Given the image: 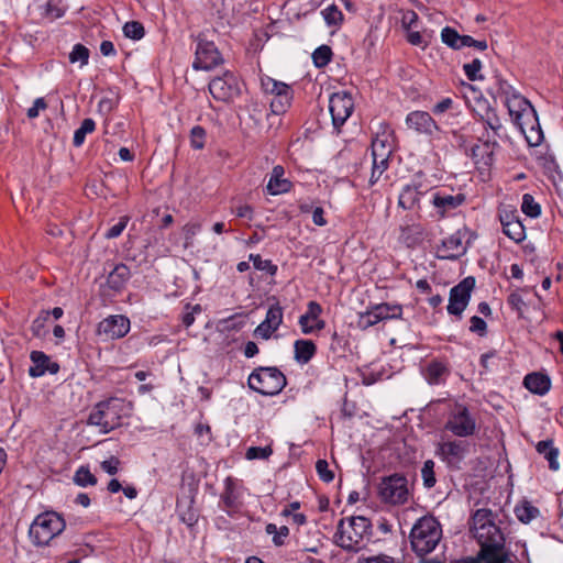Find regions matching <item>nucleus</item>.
<instances>
[{"instance_id": "56", "label": "nucleus", "mask_w": 563, "mask_h": 563, "mask_svg": "<svg viewBox=\"0 0 563 563\" xmlns=\"http://www.w3.org/2000/svg\"><path fill=\"white\" fill-rule=\"evenodd\" d=\"M129 222V218L128 217H121L119 222L115 223L114 225H112L106 233H104V236L107 239H114V238H118L119 235H121V233L123 232V230L126 228V224Z\"/></svg>"}, {"instance_id": "38", "label": "nucleus", "mask_w": 563, "mask_h": 563, "mask_svg": "<svg viewBox=\"0 0 563 563\" xmlns=\"http://www.w3.org/2000/svg\"><path fill=\"white\" fill-rule=\"evenodd\" d=\"M74 483L78 486H95L97 484L96 476L90 472L88 466H80L74 475Z\"/></svg>"}, {"instance_id": "62", "label": "nucleus", "mask_w": 563, "mask_h": 563, "mask_svg": "<svg viewBox=\"0 0 563 563\" xmlns=\"http://www.w3.org/2000/svg\"><path fill=\"white\" fill-rule=\"evenodd\" d=\"M499 220H500L501 227L504 229L505 227L510 224V222L519 220L517 210H512V211L503 210V211H500L499 212Z\"/></svg>"}, {"instance_id": "61", "label": "nucleus", "mask_w": 563, "mask_h": 563, "mask_svg": "<svg viewBox=\"0 0 563 563\" xmlns=\"http://www.w3.org/2000/svg\"><path fill=\"white\" fill-rule=\"evenodd\" d=\"M418 21V14L412 10H407L402 13L401 25L406 31H409L411 25Z\"/></svg>"}, {"instance_id": "10", "label": "nucleus", "mask_w": 563, "mask_h": 563, "mask_svg": "<svg viewBox=\"0 0 563 563\" xmlns=\"http://www.w3.org/2000/svg\"><path fill=\"white\" fill-rule=\"evenodd\" d=\"M402 316V306L398 303L383 302L374 305L365 312L358 313L357 324L362 329H367L380 321L390 319H400Z\"/></svg>"}, {"instance_id": "6", "label": "nucleus", "mask_w": 563, "mask_h": 563, "mask_svg": "<svg viewBox=\"0 0 563 563\" xmlns=\"http://www.w3.org/2000/svg\"><path fill=\"white\" fill-rule=\"evenodd\" d=\"M66 527L65 520L55 511L40 514L30 527L29 534L35 545H47Z\"/></svg>"}, {"instance_id": "21", "label": "nucleus", "mask_w": 563, "mask_h": 563, "mask_svg": "<svg viewBox=\"0 0 563 563\" xmlns=\"http://www.w3.org/2000/svg\"><path fill=\"white\" fill-rule=\"evenodd\" d=\"M30 357L33 363L29 368V375L31 377L43 376L46 372L56 374L59 371V365L55 362H51L49 357L41 351H33Z\"/></svg>"}, {"instance_id": "12", "label": "nucleus", "mask_w": 563, "mask_h": 563, "mask_svg": "<svg viewBox=\"0 0 563 563\" xmlns=\"http://www.w3.org/2000/svg\"><path fill=\"white\" fill-rule=\"evenodd\" d=\"M209 91L220 101H231L241 93L239 80L231 71H225L221 77H216L209 82Z\"/></svg>"}, {"instance_id": "13", "label": "nucleus", "mask_w": 563, "mask_h": 563, "mask_svg": "<svg viewBox=\"0 0 563 563\" xmlns=\"http://www.w3.org/2000/svg\"><path fill=\"white\" fill-rule=\"evenodd\" d=\"M223 63V58L213 42L199 38L192 67L196 70H211Z\"/></svg>"}, {"instance_id": "33", "label": "nucleus", "mask_w": 563, "mask_h": 563, "mask_svg": "<svg viewBox=\"0 0 563 563\" xmlns=\"http://www.w3.org/2000/svg\"><path fill=\"white\" fill-rule=\"evenodd\" d=\"M515 514L521 522L529 523L539 516L540 511L530 503L525 501L515 508Z\"/></svg>"}, {"instance_id": "2", "label": "nucleus", "mask_w": 563, "mask_h": 563, "mask_svg": "<svg viewBox=\"0 0 563 563\" xmlns=\"http://www.w3.org/2000/svg\"><path fill=\"white\" fill-rule=\"evenodd\" d=\"M130 405L121 398H109L98 402L89 413L87 423L99 428L103 434L119 428L129 415Z\"/></svg>"}, {"instance_id": "4", "label": "nucleus", "mask_w": 563, "mask_h": 563, "mask_svg": "<svg viewBox=\"0 0 563 563\" xmlns=\"http://www.w3.org/2000/svg\"><path fill=\"white\" fill-rule=\"evenodd\" d=\"M371 522L363 516L341 519L334 534L335 543L344 550L357 551L369 534Z\"/></svg>"}, {"instance_id": "40", "label": "nucleus", "mask_w": 563, "mask_h": 563, "mask_svg": "<svg viewBox=\"0 0 563 563\" xmlns=\"http://www.w3.org/2000/svg\"><path fill=\"white\" fill-rule=\"evenodd\" d=\"M461 37L462 35L453 27L445 26L441 31L442 42L453 49H461Z\"/></svg>"}, {"instance_id": "9", "label": "nucleus", "mask_w": 563, "mask_h": 563, "mask_svg": "<svg viewBox=\"0 0 563 563\" xmlns=\"http://www.w3.org/2000/svg\"><path fill=\"white\" fill-rule=\"evenodd\" d=\"M470 231L466 228H462L443 239L441 244L437 246V257L454 261L465 255L470 246V240L465 241Z\"/></svg>"}, {"instance_id": "46", "label": "nucleus", "mask_w": 563, "mask_h": 563, "mask_svg": "<svg viewBox=\"0 0 563 563\" xmlns=\"http://www.w3.org/2000/svg\"><path fill=\"white\" fill-rule=\"evenodd\" d=\"M322 15L328 25H340L343 21V14L336 5L331 4L322 11Z\"/></svg>"}, {"instance_id": "37", "label": "nucleus", "mask_w": 563, "mask_h": 563, "mask_svg": "<svg viewBox=\"0 0 563 563\" xmlns=\"http://www.w3.org/2000/svg\"><path fill=\"white\" fill-rule=\"evenodd\" d=\"M503 232L516 243H520L526 239V229L520 219L510 222V224L503 229Z\"/></svg>"}, {"instance_id": "28", "label": "nucleus", "mask_w": 563, "mask_h": 563, "mask_svg": "<svg viewBox=\"0 0 563 563\" xmlns=\"http://www.w3.org/2000/svg\"><path fill=\"white\" fill-rule=\"evenodd\" d=\"M536 450L548 461L550 470L558 471L560 468L558 460L559 449L554 446L552 440L539 441L536 445Z\"/></svg>"}, {"instance_id": "64", "label": "nucleus", "mask_w": 563, "mask_h": 563, "mask_svg": "<svg viewBox=\"0 0 563 563\" xmlns=\"http://www.w3.org/2000/svg\"><path fill=\"white\" fill-rule=\"evenodd\" d=\"M364 563H401V562L395 560L391 556H388V555H385V554H380V555H377V556H372V558L366 559L364 561Z\"/></svg>"}, {"instance_id": "29", "label": "nucleus", "mask_w": 563, "mask_h": 563, "mask_svg": "<svg viewBox=\"0 0 563 563\" xmlns=\"http://www.w3.org/2000/svg\"><path fill=\"white\" fill-rule=\"evenodd\" d=\"M497 142L487 140L483 144L474 145L471 148V156L476 162H483L485 165H489L492 163V156Z\"/></svg>"}, {"instance_id": "15", "label": "nucleus", "mask_w": 563, "mask_h": 563, "mask_svg": "<svg viewBox=\"0 0 563 563\" xmlns=\"http://www.w3.org/2000/svg\"><path fill=\"white\" fill-rule=\"evenodd\" d=\"M405 122L408 129L431 139H434L441 132L440 125L427 111H411L407 114Z\"/></svg>"}, {"instance_id": "23", "label": "nucleus", "mask_w": 563, "mask_h": 563, "mask_svg": "<svg viewBox=\"0 0 563 563\" xmlns=\"http://www.w3.org/2000/svg\"><path fill=\"white\" fill-rule=\"evenodd\" d=\"M497 92L504 99L505 106L509 112L514 111L515 108H520L521 102L518 101L527 100L508 81L504 79L499 78L497 80Z\"/></svg>"}, {"instance_id": "60", "label": "nucleus", "mask_w": 563, "mask_h": 563, "mask_svg": "<svg viewBox=\"0 0 563 563\" xmlns=\"http://www.w3.org/2000/svg\"><path fill=\"white\" fill-rule=\"evenodd\" d=\"M120 465V461L115 456H111L109 460H106L101 463V468L110 475H114L118 473Z\"/></svg>"}, {"instance_id": "8", "label": "nucleus", "mask_w": 563, "mask_h": 563, "mask_svg": "<svg viewBox=\"0 0 563 563\" xmlns=\"http://www.w3.org/2000/svg\"><path fill=\"white\" fill-rule=\"evenodd\" d=\"M379 498L390 505H402L409 498L408 481L404 475L393 474L382 479L378 485Z\"/></svg>"}, {"instance_id": "24", "label": "nucleus", "mask_w": 563, "mask_h": 563, "mask_svg": "<svg viewBox=\"0 0 563 563\" xmlns=\"http://www.w3.org/2000/svg\"><path fill=\"white\" fill-rule=\"evenodd\" d=\"M424 192L420 185H406L398 198V206L405 210H411L419 206L420 198Z\"/></svg>"}, {"instance_id": "39", "label": "nucleus", "mask_w": 563, "mask_h": 563, "mask_svg": "<svg viewBox=\"0 0 563 563\" xmlns=\"http://www.w3.org/2000/svg\"><path fill=\"white\" fill-rule=\"evenodd\" d=\"M521 211L530 218H538L541 214V207L532 195L525 194L522 196Z\"/></svg>"}, {"instance_id": "63", "label": "nucleus", "mask_w": 563, "mask_h": 563, "mask_svg": "<svg viewBox=\"0 0 563 563\" xmlns=\"http://www.w3.org/2000/svg\"><path fill=\"white\" fill-rule=\"evenodd\" d=\"M222 499L227 507H235V505H236V496H235L234 489L230 483L227 484V488L222 496Z\"/></svg>"}, {"instance_id": "58", "label": "nucleus", "mask_w": 563, "mask_h": 563, "mask_svg": "<svg viewBox=\"0 0 563 563\" xmlns=\"http://www.w3.org/2000/svg\"><path fill=\"white\" fill-rule=\"evenodd\" d=\"M47 108V103L44 98H37L34 100V103L31 108L27 109V118L35 119L38 117L40 111L45 110Z\"/></svg>"}, {"instance_id": "59", "label": "nucleus", "mask_w": 563, "mask_h": 563, "mask_svg": "<svg viewBox=\"0 0 563 563\" xmlns=\"http://www.w3.org/2000/svg\"><path fill=\"white\" fill-rule=\"evenodd\" d=\"M276 331L272 325L266 324L264 321L261 322L254 331V334L264 340H268L272 334Z\"/></svg>"}, {"instance_id": "35", "label": "nucleus", "mask_w": 563, "mask_h": 563, "mask_svg": "<svg viewBox=\"0 0 563 563\" xmlns=\"http://www.w3.org/2000/svg\"><path fill=\"white\" fill-rule=\"evenodd\" d=\"M262 88L266 93L273 95V97L292 90L287 84L277 81L271 77L262 78Z\"/></svg>"}, {"instance_id": "16", "label": "nucleus", "mask_w": 563, "mask_h": 563, "mask_svg": "<svg viewBox=\"0 0 563 563\" xmlns=\"http://www.w3.org/2000/svg\"><path fill=\"white\" fill-rule=\"evenodd\" d=\"M444 428L456 437L466 438L475 432L476 423L467 408L459 407L457 411L449 418Z\"/></svg>"}, {"instance_id": "47", "label": "nucleus", "mask_w": 563, "mask_h": 563, "mask_svg": "<svg viewBox=\"0 0 563 563\" xmlns=\"http://www.w3.org/2000/svg\"><path fill=\"white\" fill-rule=\"evenodd\" d=\"M123 33L132 40H141L144 36V26L137 21H129L123 26Z\"/></svg>"}, {"instance_id": "31", "label": "nucleus", "mask_w": 563, "mask_h": 563, "mask_svg": "<svg viewBox=\"0 0 563 563\" xmlns=\"http://www.w3.org/2000/svg\"><path fill=\"white\" fill-rule=\"evenodd\" d=\"M393 148L387 136H376L372 141V156L376 158H389L391 155Z\"/></svg>"}, {"instance_id": "19", "label": "nucleus", "mask_w": 563, "mask_h": 563, "mask_svg": "<svg viewBox=\"0 0 563 563\" xmlns=\"http://www.w3.org/2000/svg\"><path fill=\"white\" fill-rule=\"evenodd\" d=\"M465 201L463 194H448L445 191H437L432 194L431 203L438 210L440 217H444L446 213L455 210Z\"/></svg>"}, {"instance_id": "45", "label": "nucleus", "mask_w": 563, "mask_h": 563, "mask_svg": "<svg viewBox=\"0 0 563 563\" xmlns=\"http://www.w3.org/2000/svg\"><path fill=\"white\" fill-rule=\"evenodd\" d=\"M250 261L253 262V265L256 269L268 273L269 275H275L277 272V266L272 263L269 260H263L258 254H251Z\"/></svg>"}, {"instance_id": "41", "label": "nucleus", "mask_w": 563, "mask_h": 563, "mask_svg": "<svg viewBox=\"0 0 563 563\" xmlns=\"http://www.w3.org/2000/svg\"><path fill=\"white\" fill-rule=\"evenodd\" d=\"M264 322L276 330L283 322V308L279 303L272 305L265 316Z\"/></svg>"}, {"instance_id": "43", "label": "nucleus", "mask_w": 563, "mask_h": 563, "mask_svg": "<svg viewBox=\"0 0 563 563\" xmlns=\"http://www.w3.org/2000/svg\"><path fill=\"white\" fill-rule=\"evenodd\" d=\"M332 51L328 45H321L312 53V59L317 67L321 68L331 62Z\"/></svg>"}, {"instance_id": "32", "label": "nucleus", "mask_w": 563, "mask_h": 563, "mask_svg": "<svg viewBox=\"0 0 563 563\" xmlns=\"http://www.w3.org/2000/svg\"><path fill=\"white\" fill-rule=\"evenodd\" d=\"M292 100V90L279 93L271 100V110L274 114H283L290 107Z\"/></svg>"}, {"instance_id": "53", "label": "nucleus", "mask_w": 563, "mask_h": 563, "mask_svg": "<svg viewBox=\"0 0 563 563\" xmlns=\"http://www.w3.org/2000/svg\"><path fill=\"white\" fill-rule=\"evenodd\" d=\"M483 121L487 128H489L495 135H499V131L503 129V124L495 111L488 110L486 117H483Z\"/></svg>"}, {"instance_id": "1", "label": "nucleus", "mask_w": 563, "mask_h": 563, "mask_svg": "<svg viewBox=\"0 0 563 563\" xmlns=\"http://www.w3.org/2000/svg\"><path fill=\"white\" fill-rule=\"evenodd\" d=\"M471 531L481 545L475 560L481 563H510V554L505 548V538L494 521L490 509H477L472 517Z\"/></svg>"}, {"instance_id": "25", "label": "nucleus", "mask_w": 563, "mask_h": 563, "mask_svg": "<svg viewBox=\"0 0 563 563\" xmlns=\"http://www.w3.org/2000/svg\"><path fill=\"white\" fill-rule=\"evenodd\" d=\"M523 385L531 393L543 396L550 390L551 379L545 374L531 373L525 377Z\"/></svg>"}, {"instance_id": "7", "label": "nucleus", "mask_w": 563, "mask_h": 563, "mask_svg": "<svg viewBox=\"0 0 563 563\" xmlns=\"http://www.w3.org/2000/svg\"><path fill=\"white\" fill-rule=\"evenodd\" d=\"M247 384L258 394L275 396L286 386V377L276 367H260L251 373Z\"/></svg>"}, {"instance_id": "50", "label": "nucleus", "mask_w": 563, "mask_h": 563, "mask_svg": "<svg viewBox=\"0 0 563 563\" xmlns=\"http://www.w3.org/2000/svg\"><path fill=\"white\" fill-rule=\"evenodd\" d=\"M463 69L466 77L471 81L479 80L483 78V76L479 73L482 69V62L478 58L473 59L468 64H464Z\"/></svg>"}, {"instance_id": "30", "label": "nucleus", "mask_w": 563, "mask_h": 563, "mask_svg": "<svg viewBox=\"0 0 563 563\" xmlns=\"http://www.w3.org/2000/svg\"><path fill=\"white\" fill-rule=\"evenodd\" d=\"M295 360L298 363H308L316 354V345L310 340H297L294 344Z\"/></svg>"}, {"instance_id": "48", "label": "nucleus", "mask_w": 563, "mask_h": 563, "mask_svg": "<svg viewBox=\"0 0 563 563\" xmlns=\"http://www.w3.org/2000/svg\"><path fill=\"white\" fill-rule=\"evenodd\" d=\"M49 319V311H42L32 322L31 331L35 336H43L45 334V325Z\"/></svg>"}, {"instance_id": "20", "label": "nucleus", "mask_w": 563, "mask_h": 563, "mask_svg": "<svg viewBox=\"0 0 563 563\" xmlns=\"http://www.w3.org/2000/svg\"><path fill=\"white\" fill-rule=\"evenodd\" d=\"M321 312L322 308L317 301L308 302L307 312L299 318V324L305 334L320 331L324 328V321L319 319Z\"/></svg>"}, {"instance_id": "27", "label": "nucleus", "mask_w": 563, "mask_h": 563, "mask_svg": "<svg viewBox=\"0 0 563 563\" xmlns=\"http://www.w3.org/2000/svg\"><path fill=\"white\" fill-rule=\"evenodd\" d=\"M449 373L448 367L438 361L430 362L423 369V376L430 385H439L443 383Z\"/></svg>"}, {"instance_id": "55", "label": "nucleus", "mask_w": 563, "mask_h": 563, "mask_svg": "<svg viewBox=\"0 0 563 563\" xmlns=\"http://www.w3.org/2000/svg\"><path fill=\"white\" fill-rule=\"evenodd\" d=\"M453 104H454V102L451 98H444L441 101H439L438 103H435L432 107L431 111L434 115L440 117L449 111H452Z\"/></svg>"}, {"instance_id": "51", "label": "nucleus", "mask_w": 563, "mask_h": 563, "mask_svg": "<svg viewBox=\"0 0 563 563\" xmlns=\"http://www.w3.org/2000/svg\"><path fill=\"white\" fill-rule=\"evenodd\" d=\"M273 453L271 445H266L264 448L261 446H251L246 450L245 456L247 460H266Z\"/></svg>"}, {"instance_id": "54", "label": "nucleus", "mask_w": 563, "mask_h": 563, "mask_svg": "<svg viewBox=\"0 0 563 563\" xmlns=\"http://www.w3.org/2000/svg\"><path fill=\"white\" fill-rule=\"evenodd\" d=\"M317 473L324 483H330L334 479V473L329 470V463L325 460H318L316 463Z\"/></svg>"}, {"instance_id": "36", "label": "nucleus", "mask_w": 563, "mask_h": 563, "mask_svg": "<svg viewBox=\"0 0 563 563\" xmlns=\"http://www.w3.org/2000/svg\"><path fill=\"white\" fill-rule=\"evenodd\" d=\"M262 88L266 93L273 95V97L292 90L287 84L277 81L271 77L262 78Z\"/></svg>"}, {"instance_id": "34", "label": "nucleus", "mask_w": 563, "mask_h": 563, "mask_svg": "<svg viewBox=\"0 0 563 563\" xmlns=\"http://www.w3.org/2000/svg\"><path fill=\"white\" fill-rule=\"evenodd\" d=\"M96 129V123L92 119H85L80 126L74 133V146L79 147L84 144L86 135L92 133Z\"/></svg>"}, {"instance_id": "22", "label": "nucleus", "mask_w": 563, "mask_h": 563, "mask_svg": "<svg viewBox=\"0 0 563 563\" xmlns=\"http://www.w3.org/2000/svg\"><path fill=\"white\" fill-rule=\"evenodd\" d=\"M284 175L285 169L283 166L276 165L273 167L269 180L266 186L267 192L269 195L277 196L290 191L291 183L285 178Z\"/></svg>"}, {"instance_id": "44", "label": "nucleus", "mask_w": 563, "mask_h": 563, "mask_svg": "<svg viewBox=\"0 0 563 563\" xmlns=\"http://www.w3.org/2000/svg\"><path fill=\"white\" fill-rule=\"evenodd\" d=\"M421 477L426 488H432L435 483L434 462L427 460L421 468Z\"/></svg>"}, {"instance_id": "17", "label": "nucleus", "mask_w": 563, "mask_h": 563, "mask_svg": "<svg viewBox=\"0 0 563 563\" xmlns=\"http://www.w3.org/2000/svg\"><path fill=\"white\" fill-rule=\"evenodd\" d=\"M130 330V320L121 314L109 316L98 324V334L106 339L123 338Z\"/></svg>"}, {"instance_id": "3", "label": "nucleus", "mask_w": 563, "mask_h": 563, "mask_svg": "<svg viewBox=\"0 0 563 563\" xmlns=\"http://www.w3.org/2000/svg\"><path fill=\"white\" fill-rule=\"evenodd\" d=\"M412 551L420 558L431 553L442 538V529L435 518L424 516L412 527L410 532Z\"/></svg>"}, {"instance_id": "49", "label": "nucleus", "mask_w": 563, "mask_h": 563, "mask_svg": "<svg viewBox=\"0 0 563 563\" xmlns=\"http://www.w3.org/2000/svg\"><path fill=\"white\" fill-rule=\"evenodd\" d=\"M88 58L89 49L81 44H76L69 54L70 63L80 62L81 66L88 64Z\"/></svg>"}, {"instance_id": "57", "label": "nucleus", "mask_w": 563, "mask_h": 563, "mask_svg": "<svg viewBox=\"0 0 563 563\" xmlns=\"http://www.w3.org/2000/svg\"><path fill=\"white\" fill-rule=\"evenodd\" d=\"M470 322H471V325H470L471 332L477 333L479 336H484L486 334L487 324L481 317L473 316L471 318Z\"/></svg>"}, {"instance_id": "5", "label": "nucleus", "mask_w": 563, "mask_h": 563, "mask_svg": "<svg viewBox=\"0 0 563 563\" xmlns=\"http://www.w3.org/2000/svg\"><path fill=\"white\" fill-rule=\"evenodd\" d=\"M520 102V108H515L509 114L514 118V122L525 135L528 144L538 146L543 141V132L537 111L529 100Z\"/></svg>"}, {"instance_id": "52", "label": "nucleus", "mask_w": 563, "mask_h": 563, "mask_svg": "<svg viewBox=\"0 0 563 563\" xmlns=\"http://www.w3.org/2000/svg\"><path fill=\"white\" fill-rule=\"evenodd\" d=\"M205 139H206V130L200 126L196 125L190 131V142L191 146L196 150H201L205 146Z\"/></svg>"}, {"instance_id": "42", "label": "nucleus", "mask_w": 563, "mask_h": 563, "mask_svg": "<svg viewBox=\"0 0 563 563\" xmlns=\"http://www.w3.org/2000/svg\"><path fill=\"white\" fill-rule=\"evenodd\" d=\"M389 166V158H374L373 157V167H372V174L369 177V185H375L382 177V175L385 173V170Z\"/></svg>"}, {"instance_id": "14", "label": "nucleus", "mask_w": 563, "mask_h": 563, "mask_svg": "<svg viewBox=\"0 0 563 563\" xmlns=\"http://www.w3.org/2000/svg\"><path fill=\"white\" fill-rule=\"evenodd\" d=\"M475 287L474 277H466L462 282H460L456 286L451 288L450 298L448 305V312L453 316H457L461 318L463 311L467 307L471 292Z\"/></svg>"}, {"instance_id": "18", "label": "nucleus", "mask_w": 563, "mask_h": 563, "mask_svg": "<svg viewBox=\"0 0 563 563\" xmlns=\"http://www.w3.org/2000/svg\"><path fill=\"white\" fill-rule=\"evenodd\" d=\"M468 443L463 440L446 441L439 444L438 454L450 465L459 464L468 452Z\"/></svg>"}, {"instance_id": "11", "label": "nucleus", "mask_w": 563, "mask_h": 563, "mask_svg": "<svg viewBox=\"0 0 563 563\" xmlns=\"http://www.w3.org/2000/svg\"><path fill=\"white\" fill-rule=\"evenodd\" d=\"M354 110L352 96L346 91L335 92L329 99V111L333 128L340 132V128L346 122Z\"/></svg>"}, {"instance_id": "26", "label": "nucleus", "mask_w": 563, "mask_h": 563, "mask_svg": "<svg viewBox=\"0 0 563 563\" xmlns=\"http://www.w3.org/2000/svg\"><path fill=\"white\" fill-rule=\"evenodd\" d=\"M130 277V268L125 264L120 263L109 273L107 284L114 291H120L125 287Z\"/></svg>"}]
</instances>
